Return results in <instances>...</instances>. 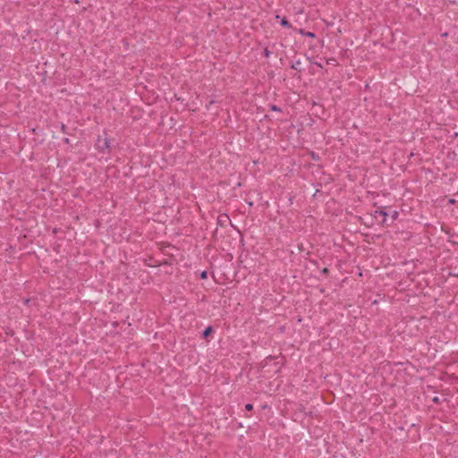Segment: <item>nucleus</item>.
Here are the masks:
<instances>
[{
	"mask_svg": "<svg viewBox=\"0 0 458 458\" xmlns=\"http://www.w3.org/2000/svg\"><path fill=\"white\" fill-rule=\"evenodd\" d=\"M109 140L107 138L101 139L100 137L97 140V148L101 151L105 152L109 148Z\"/></svg>",
	"mask_w": 458,
	"mask_h": 458,
	"instance_id": "f257e3e1",
	"label": "nucleus"
},
{
	"mask_svg": "<svg viewBox=\"0 0 458 458\" xmlns=\"http://www.w3.org/2000/svg\"><path fill=\"white\" fill-rule=\"evenodd\" d=\"M377 216H382L383 219H382L381 224L382 225H386V224L387 213L385 210H383V209H378V210L375 211L374 216L377 217Z\"/></svg>",
	"mask_w": 458,
	"mask_h": 458,
	"instance_id": "f03ea898",
	"label": "nucleus"
},
{
	"mask_svg": "<svg viewBox=\"0 0 458 458\" xmlns=\"http://www.w3.org/2000/svg\"><path fill=\"white\" fill-rule=\"evenodd\" d=\"M212 331H213V328H212L211 327H208L203 331V333H202V336H203L204 338H206L207 336H208V335L211 334V332H212Z\"/></svg>",
	"mask_w": 458,
	"mask_h": 458,
	"instance_id": "7ed1b4c3",
	"label": "nucleus"
},
{
	"mask_svg": "<svg viewBox=\"0 0 458 458\" xmlns=\"http://www.w3.org/2000/svg\"><path fill=\"white\" fill-rule=\"evenodd\" d=\"M281 25L283 27H285V28H290L291 27V23L287 21V19L285 17H284L281 21H280Z\"/></svg>",
	"mask_w": 458,
	"mask_h": 458,
	"instance_id": "20e7f679",
	"label": "nucleus"
},
{
	"mask_svg": "<svg viewBox=\"0 0 458 458\" xmlns=\"http://www.w3.org/2000/svg\"><path fill=\"white\" fill-rule=\"evenodd\" d=\"M300 33L302 35H305L306 37H309V38H315V33L310 32V31L305 32L303 30H301Z\"/></svg>",
	"mask_w": 458,
	"mask_h": 458,
	"instance_id": "39448f33",
	"label": "nucleus"
},
{
	"mask_svg": "<svg viewBox=\"0 0 458 458\" xmlns=\"http://www.w3.org/2000/svg\"><path fill=\"white\" fill-rule=\"evenodd\" d=\"M270 55H271V52L268 50V48H267V47H266V48L264 49V55H265L266 57H269V56H270Z\"/></svg>",
	"mask_w": 458,
	"mask_h": 458,
	"instance_id": "423d86ee",
	"label": "nucleus"
},
{
	"mask_svg": "<svg viewBox=\"0 0 458 458\" xmlns=\"http://www.w3.org/2000/svg\"><path fill=\"white\" fill-rule=\"evenodd\" d=\"M301 64L300 61H296L294 64H292V68L297 70L298 66Z\"/></svg>",
	"mask_w": 458,
	"mask_h": 458,
	"instance_id": "0eeeda50",
	"label": "nucleus"
},
{
	"mask_svg": "<svg viewBox=\"0 0 458 458\" xmlns=\"http://www.w3.org/2000/svg\"><path fill=\"white\" fill-rule=\"evenodd\" d=\"M392 216V221H394V220L398 217V212L394 210V211L392 213V216Z\"/></svg>",
	"mask_w": 458,
	"mask_h": 458,
	"instance_id": "6e6552de",
	"label": "nucleus"
},
{
	"mask_svg": "<svg viewBox=\"0 0 458 458\" xmlns=\"http://www.w3.org/2000/svg\"><path fill=\"white\" fill-rule=\"evenodd\" d=\"M245 409H246L247 411H251V410L253 409V405H252L251 403H247V404L245 405Z\"/></svg>",
	"mask_w": 458,
	"mask_h": 458,
	"instance_id": "1a4fd4ad",
	"label": "nucleus"
},
{
	"mask_svg": "<svg viewBox=\"0 0 458 458\" xmlns=\"http://www.w3.org/2000/svg\"><path fill=\"white\" fill-rule=\"evenodd\" d=\"M207 276H208V272L207 271L201 272V274H200V277L201 278H207Z\"/></svg>",
	"mask_w": 458,
	"mask_h": 458,
	"instance_id": "9d476101",
	"label": "nucleus"
},
{
	"mask_svg": "<svg viewBox=\"0 0 458 458\" xmlns=\"http://www.w3.org/2000/svg\"><path fill=\"white\" fill-rule=\"evenodd\" d=\"M271 109L274 111H281V109L279 107H277L276 106H272Z\"/></svg>",
	"mask_w": 458,
	"mask_h": 458,
	"instance_id": "9b49d317",
	"label": "nucleus"
},
{
	"mask_svg": "<svg viewBox=\"0 0 458 458\" xmlns=\"http://www.w3.org/2000/svg\"><path fill=\"white\" fill-rule=\"evenodd\" d=\"M328 271H329V270H328V268L325 267V268L322 270V273H323L324 275H327V274L328 273Z\"/></svg>",
	"mask_w": 458,
	"mask_h": 458,
	"instance_id": "f8f14e48",
	"label": "nucleus"
},
{
	"mask_svg": "<svg viewBox=\"0 0 458 458\" xmlns=\"http://www.w3.org/2000/svg\"><path fill=\"white\" fill-rule=\"evenodd\" d=\"M65 129H66V126H65L64 124H62V126H61V130H62V131H64H64H65Z\"/></svg>",
	"mask_w": 458,
	"mask_h": 458,
	"instance_id": "ddd939ff",
	"label": "nucleus"
},
{
	"mask_svg": "<svg viewBox=\"0 0 458 458\" xmlns=\"http://www.w3.org/2000/svg\"><path fill=\"white\" fill-rule=\"evenodd\" d=\"M315 64L318 67H322V64L320 63H315Z\"/></svg>",
	"mask_w": 458,
	"mask_h": 458,
	"instance_id": "4468645a",
	"label": "nucleus"
},
{
	"mask_svg": "<svg viewBox=\"0 0 458 458\" xmlns=\"http://www.w3.org/2000/svg\"><path fill=\"white\" fill-rule=\"evenodd\" d=\"M64 141L65 143H69V139H68V138H65V139L64 140Z\"/></svg>",
	"mask_w": 458,
	"mask_h": 458,
	"instance_id": "2eb2a0df",
	"label": "nucleus"
},
{
	"mask_svg": "<svg viewBox=\"0 0 458 458\" xmlns=\"http://www.w3.org/2000/svg\"><path fill=\"white\" fill-rule=\"evenodd\" d=\"M218 222H219V223H222V222H224V219L219 218V219H218Z\"/></svg>",
	"mask_w": 458,
	"mask_h": 458,
	"instance_id": "dca6fc26",
	"label": "nucleus"
},
{
	"mask_svg": "<svg viewBox=\"0 0 458 458\" xmlns=\"http://www.w3.org/2000/svg\"><path fill=\"white\" fill-rule=\"evenodd\" d=\"M218 222H219V223H222V222H224V219L219 218V219H218Z\"/></svg>",
	"mask_w": 458,
	"mask_h": 458,
	"instance_id": "f3484780",
	"label": "nucleus"
}]
</instances>
